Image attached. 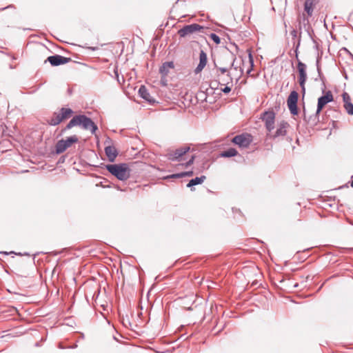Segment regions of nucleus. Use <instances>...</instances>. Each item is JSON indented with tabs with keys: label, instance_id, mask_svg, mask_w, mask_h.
Listing matches in <instances>:
<instances>
[{
	"label": "nucleus",
	"instance_id": "obj_40",
	"mask_svg": "<svg viewBox=\"0 0 353 353\" xmlns=\"http://www.w3.org/2000/svg\"><path fill=\"white\" fill-rule=\"evenodd\" d=\"M351 186L353 188V180L351 182Z\"/></svg>",
	"mask_w": 353,
	"mask_h": 353
},
{
	"label": "nucleus",
	"instance_id": "obj_12",
	"mask_svg": "<svg viewBox=\"0 0 353 353\" xmlns=\"http://www.w3.org/2000/svg\"><path fill=\"white\" fill-rule=\"evenodd\" d=\"M309 17H310L306 16L304 13L300 17V19L299 21V29L300 30V34L301 33L302 29H303L308 34H310V31L311 30V26L310 24Z\"/></svg>",
	"mask_w": 353,
	"mask_h": 353
},
{
	"label": "nucleus",
	"instance_id": "obj_31",
	"mask_svg": "<svg viewBox=\"0 0 353 353\" xmlns=\"http://www.w3.org/2000/svg\"><path fill=\"white\" fill-rule=\"evenodd\" d=\"M0 128H1V134L4 135L6 133V129H7V127L6 126L3 120H0Z\"/></svg>",
	"mask_w": 353,
	"mask_h": 353
},
{
	"label": "nucleus",
	"instance_id": "obj_19",
	"mask_svg": "<svg viewBox=\"0 0 353 353\" xmlns=\"http://www.w3.org/2000/svg\"><path fill=\"white\" fill-rule=\"evenodd\" d=\"M290 34L292 36V43H293V47H295L296 48V53L297 54V50L300 46V43H301V39L300 38H299L297 39V37H298V32H297V30H295V29H293L291 32H290ZM296 57H298V55L296 54Z\"/></svg>",
	"mask_w": 353,
	"mask_h": 353
},
{
	"label": "nucleus",
	"instance_id": "obj_8",
	"mask_svg": "<svg viewBox=\"0 0 353 353\" xmlns=\"http://www.w3.org/2000/svg\"><path fill=\"white\" fill-rule=\"evenodd\" d=\"M299 99V94L296 91L292 90L287 99V105L290 113L292 115L298 114L297 101Z\"/></svg>",
	"mask_w": 353,
	"mask_h": 353
},
{
	"label": "nucleus",
	"instance_id": "obj_26",
	"mask_svg": "<svg viewBox=\"0 0 353 353\" xmlns=\"http://www.w3.org/2000/svg\"><path fill=\"white\" fill-rule=\"evenodd\" d=\"M193 174L192 171L183 172L178 174H174L170 176V178H183L185 176H191Z\"/></svg>",
	"mask_w": 353,
	"mask_h": 353
},
{
	"label": "nucleus",
	"instance_id": "obj_25",
	"mask_svg": "<svg viewBox=\"0 0 353 353\" xmlns=\"http://www.w3.org/2000/svg\"><path fill=\"white\" fill-rule=\"evenodd\" d=\"M79 139L76 135L67 137L66 139H64V142L66 143L68 148H70L73 143H77Z\"/></svg>",
	"mask_w": 353,
	"mask_h": 353
},
{
	"label": "nucleus",
	"instance_id": "obj_11",
	"mask_svg": "<svg viewBox=\"0 0 353 353\" xmlns=\"http://www.w3.org/2000/svg\"><path fill=\"white\" fill-rule=\"evenodd\" d=\"M290 127L289 123L287 121H281L278 123L277 129L276 132L271 135V138L275 139L280 137H284L287 134V128Z\"/></svg>",
	"mask_w": 353,
	"mask_h": 353
},
{
	"label": "nucleus",
	"instance_id": "obj_14",
	"mask_svg": "<svg viewBox=\"0 0 353 353\" xmlns=\"http://www.w3.org/2000/svg\"><path fill=\"white\" fill-rule=\"evenodd\" d=\"M207 54L203 50H201L199 54V63L195 69V72L199 73L203 70L207 64Z\"/></svg>",
	"mask_w": 353,
	"mask_h": 353
},
{
	"label": "nucleus",
	"instance_id": "obj_1",
	"mask_svg": "<svg viewBox=\"0 0 353 353\" xmlns=\"http://www.w3.org/2000/svg\"><path fill=\"white\" fill-rule=\"evenodd\" d=\"M74 126H80L83 130H90L92 134H95L98 129L97 125L90 118L84 114H79L74 116L63 129L62 132L70 130Z\"/></svg>",
	"mask_w": 353,
	"mask_h": 353
},
{
	"label": "nucleus",
	"instance_id": "obj_39",
	"mask_svg": "<svg viewBox=\"0 0 353 353\" xmlns=\"http://www.w3.org/2000/svg\"><path fill=\"white\" fill-rule=\"evenodd\" d=\"M1 254H6V255H7V254H8V252H1Z\"/></svg>",
	"mask_w": 353,
	"mask_h": 353
},
{
	"label": "nucleus",
	"instance_id": "obj_21",
	"mask_svg": "<svg viewBox=\"0 0 353 353\" xmlns=\"http://www.w3.org/2000/svg\"><path fill=\"white\" fill-rule=\"evenodd\" d=\"M68 148L66 143L64 142V139H61L57 141L55 145V150L57 154L63 153Z\"/></svg>",
	"mask_w": 353,
	"mask_h": 353
},
{
	"label": "nucleus",
	"instance_id": "obj_5",
	"mask_svg": "<svg viewBox=\"0 0 353 353\" xmlns=\"http://www.w3.org/2000/svg\"><path fill=\"white\" fill-rule=\"evenodd\" d=\"M275 117L276 114L273 111H265L261 117L268 132H271L274 128Z\"/></svg>",
	"mask_w": 353,
	"mask_h": 353
},
{
	"label": "nucleus",
	"instance_id": "obj_6",
	"mask_svg": "<svg viewBox=\"0 0 353 353\" xmlns=\"http://www.w3.org/2000/svg\"><path fill=\"white\" fill-rule=\"evenodd\" d=\"M203 29V26L197 23H192L183 26L181 29H180L178 31V34L179 35L180 37H185L195 32H200L201 30Z\"/></svg>",
	"mask_w": 353,
	"mask_h": 353
},
{
	"label": "nucleus",
	"instance_id": "obj_15",
	"mask_svg": "<svg viewBox=\"0 0 353 353\" xmlns=\"http://www.w3.org/2000/svg\"><path fill=\"white\" fill-rule=\"evenodd\" d=\"M174 65L173 61H167L162 64L159 68V73L161 75L168 76L170 71L174 69Z\"/></svg>",
	"mask_w": 353,
	"mask_h": 353
},
{
	"label": "nucleus",
	"instance_id": "obj_37",
	"mask_svg": "<svg viewBox=\"0 0 353 353\" xmlns=\"http://www.w3.org/2000/svg\"><path fill=\"white\" fill-rule=\"evenodd\" d=\"M235 59H236L235 58L233 59V61L231 63V67H233L234 70H237V67H236V65H234Z\"/></svg>",
	"mask_w": 353,
	"mask_h": 353
},
{
	"label": "nucleus",
	"instance_id": "obj_18",
	"mask_svg": "<svg viewBox=\"0 0 353 353\" xmlns=\"http://www.w3.org/2000/svg\"><path fill=\"white\" fill-rule=\"evenodd\" d=\"M63 121V119L61 118L60 112H54L52 117L48 121V123L50 125L55 126L59 125Z\"/></svg>",
	"mask_w": 353,
	"mask_h": 353
},
{
	"label": "nucleus",
	"instance_id": "obj_3",
	"mask_svg": "<svg viewBox=\"0 0 353 353\" xmlns=\"http://www.w3.org/2000/svg\"><path fill=\"white\" fill-rule=\"evenodd\" d=\"M105 168L120 181H125L130 176V169L127 163L108 164Z\"/></svg>",
	"mask_w": 353,
	"mask_h": 353
},
{
	"label": "nucleus",
	"instance_id": "obj_33",
	"mask_svg": "<svg viewBox=\"0 0 353 353\" xmlns=\"http://www.w3.org/2000/svg\"><path fill=\"white\" fill-rule=\"evenodd\" d=\"M225 88L221 89L222 92H224L225 94H228L229 92H230L232 88H231V86H230L229 85H225Z\"/></svg>",
	"mask_w": 353,
	"mask_h": 353
},
{
	"label": "nucleus",
	"instance_id": "obj_4",
	"mask_svg": "<svg viewBox=\"0 0 353 353\" xmlns=\"http://www.w3.org/2000/svg\"><path fill=\"white\" fill-rule=\"evenodd\" d=\"M306 70H307V65L304 63L301 62V61H298V63H297V70L299 72L298 81H299V85L301 88V92H302L303 96H304L305 93V82H306L307 78Z\"/></svg>",
	"mask_w": 353,
	"mask_h": 353
},
{
	"label": "nucleus",
	"instance_id": "obj_34",
	"mask_svg": "<svg viewBox=\"0 0 353 353\" xmlns=\"http://www.w3.org/2000/svg\"><path fill=\"white\" fill-rule=\"evenodd\" d=\"M217 70L221 72V75L224 74L225 73L229 72H228V68H225V67L218 68Z\"/></svg>",
	"mask_w": 353,
	"mask_h": 353
},
{
	"label": "nucleus",
	"instance_id": "obj_22",
	"mask_svg": "<svg viewBox=\"0 0 353 353\" xmlns=\"http://www.w3.org/2000/svg\"><path fill=\"white\" fill-rule=\"evenodd\" d=\"M221 85H232V78L230 72L222 74L219 78Z\"/></svg>",
	"mask_w": 353,
	"mask_h": 353
},
{
	"label": "nucleus",
	"instance_id": "obj_20",
	"mask_svg": "<svg viewBox=\"0 0 353 353\" xmlns=\"http://www.w3.org/2000/svg\"><path fill=\"white\" fill-rule=\"evenodd\" d=\"M61 118L65 120L70 118L74 113L73 110L69 108H61L59 110Z\"/></svg>",
	"mask_w": 353,
	"mask_h": 353
},
{
	"label": "nucleus",
	"instance_id": "obj_29",
	"mask_svg": "<svg viewBox=\"0 0 353 353\" xmlns=\"http://www.w3.org/2000/svg\"><path fill=\"white\" fill-rule=\"evenodd\" d=\"M210 37L216 44H219L221 43L220 37L215 33H212Z\"/></svg>",
	"mask_w": 353,
	"mask_h": 353
},
{
	"label": "nucleus",
	"instance_id": "obj_36",
	"mask_svg": "<svg viewBox=\"0 0 353 353\" xmlns=\"http://www.w3.org/2000/svg\"><path fill=\"white\" fill-rule=\"evenodd\" d=\"M86 48H88L89 50H91L92 51H95V50H99L98 47H86Z\"/></svg>",
	"mask_w": 353,
	"mask_h": 353
},
{
	"label": "nucleus",
	"instance_id": "obj_38",
	"mask_svg": "<svg viewBox=\"0 0 353 353\" xmlns=\"http://www.w3.org/2000/svg\"><path fill=\"white\" fill-rule=\"evenodd\" d=\"M317 70H318L319 74H321L320 73V68L319 67H317Z\"/></svg>",
	"mask_w": 353,
	"mask_h": 353
},
{
	"label": "nucleus",
	"instance_id": "obj_10",
	"mask_svg": "<svg viewBox=\"0 0 353 353\" xmlns=\"http://www.w3.org/2000/svg\"><path fill=\"white\" fill-rule=\"evenodd\" d=\"M70 60L71 59L69 57H65L59 54H55L48 57L45 62L48 61L52 66H59L60 65L68 63Z\"/></svg>",
	"mask_w": 353,
	"mask_h": 353
},
{
	"label": "nucleus",
	"instance_id": "obj_35",
	"mask_svg": "<svg viewBox=\"0 0 353 353\" xmlns=\"http://www.w3.org/2000/svg\"><path fill=\"white\" fill-rule=\"evenodd\" d=\"M194 158H195V157L194 155L192 156L190 159L188 161L186 162L185 166L188 167V166L192 165L194 161Z\"/></svg>",
	"mask_w": 353,
	"mask_h": 353
},
{
	"label": "nucleus",
	"instance_id": "obj_17",
	"mask_svg": "<svg viewBox=\"0 0 353 353\" xmlns=\"http://www.w3.org/2000/svg\"><path fill=\"white\" fill-rule=\"evenodd\" d=\"M316 2V0H305L304 3V10L307 13V16L311 17L312 15L314 7Z\"/></svg>",
	"mask_w": 353,
	"mask_h": 353
},
{
	"label": "nucleus",
	"instance_id": "obj_16",
	"mask_svg": "<svg viewBox=\"0 0 353 353\" xmlns=\"http://www.w3.org/2000/svg\"><path fill=\"white\" fill-rule=\"evenodd\" d=\"M140 97L150 103H154V99L150 96L148 89L144 85H141L139 89Z\"/></svg>",
	"mask_w": 353,
	"mask_h": 353
},
{
	"label": "nucleus",
	"instance_id": "obj_30",
	"mask_svg": "<svg viewBox=\"0 0 353 353\" xmlns=\"http://www.w3.org/2000/svg\"><path fill=\"white\" fill-rule=\"evenodd\" d=\"M343 102H344V106L346 105V104H347L348 103L352 102L351 98L347 92L343 93Z\"/></svg>",
	"mask_w": 353,
	"mask_h": 353
},
{
	"label": "nucleus",
	"instance_id": "obj_24",
	"mask_svg": "<svg viewBox=\"0 0 353 353\" xmlns=\"http://www.w3.org/2000/svg\"><path fill=\"white\" fill-rule=\"evenodd\" d=\"M237 154H238V152L236 151V150L235 148H230L227 150L223 151L220 154V157H225V158L232 157L236 156Z\"/></svg>",
	"mask_w": 353,
	"mask_h": 353
},
{
	"label": "nucleus",
	"instance_id": "obj_9",
	"mask_svg": "<svg viewBox=\"0 0 353 353\" xmlns=\"http://www.w3.org/2000/svg\"><path fill=\"white\" fill-rule=\"evenodd\" d=\"M190 150V146L184 145L179 148H177L174 150L170 151L167 154V157L169 160L174 161H181L182 157L185 154Z\"/></svg>",
	"mask_w": 353,
	"mask_h": 353
},
{
	"label": "nucleus",
	"instance_id": "obj_28",
	"mask_svg": "<svg viewBox=\"0 0 353 353\" xmlns=\"http://www.w3.org/2000/svg\"><path fill=\"white\" fill-rule=\"evenodd\" d=\"M344 108L349 114L353 115V104L352 102L346 104V105H345Z\"/></svg>",
	"mask_w": 353,
	"mask_h": 353
},
{
	"label": "nucleus",
	"instance_id": "obj_23",
	"mask_svg": "<svg viewBox=\"0 0 353 353\" xmlns=\"http://www.w3.org/2000/svg\"><path fill=\"white\" fill-rule=\"evenodd\" d=\"M205 179H206V177L204 175H202L199 177H196L194 179H192L187 184V187L191 188L194 185L201 184L205 181Z\"/></svg>",
	"mask_w": 353,
	"mask_h": 353
},
{
	"label": "nucleus",
	"instance_id": "obj_2",
	"mask_svg": "<svg viewBox=\"0 0 353 353\" xmlns=\"http://www.w3.org/2000/svg\"><path fill=\"white\" fill-rule=\"evenodd\" d=\"M333 99L334 98L332 92L330 90L327 91L325 95H323L318 99L317 108L315 114L309 116L308 119L307 118L305 109L303 108L304 119H307L308 123H310L312 125H316L319 121V114L322 109L327 103L332 101Z\"/></svg>",
	"mask_w": 353,
	"mask_h": 353
},
{
	"label": "nucleus",
	"instance_id": "obj_27",
	"mask_svg": "<svg viewBox=\"0 0 353 353\" xmlns=\"http://www.w3.org/2000/svg\"><path fill=\"white\" fill-rule=\"evenodd\" d=\"M248 57H249V63H250V68L248 70L247 73L250 74L254 67V59H253V57L252 55L250 50H249Z\"/></svg>",
	"mask_w": 353,
	"mask_h": 353
},
{
	"label": "nucleus",
	"instance_id": "obj_13",
	"mask_svg": "<svg viewBox=\"0 0 353 353\" xmlns=\"http://www.w3.org/2000/svg\"><path fill=\"white\" fill-rule=\"evenodd\" d=\"M105 152L110 162L114 161L118 155V151L117 148L113 145H105Z\"/></svg>",
	"mask_w": 353,
	"mask_h": 353
},
{
	"label": "nucleus",
	"instance_id": "obj_32",
	"mask_svg": "<svg viewBox=\"0 0 353 353\" xmlns=\"http://www.w3.org/2000/svg\"><path fill=\"white\" fill-rule=\"evenodd\" d=\"M160 81H161V84L162 85H163V86L167 85V84H168L167 76L161 75Z\"/></svg>",
	"mask_w": 353,
	"mask_h": 353
},
{
	"label": "nucleus",
	"instance_id": "obj_7",
	"mask_svg": "<svg viewBox=\"0 0 353 353\" xmlns=\"http://www.w3.org/2000/svg\"><path fill=\"white\" fill-rule=\"evenodd\" d=\"M252 141V136L247 133L236 135L232 139V142L233 143L242 148H248L250 145Z\"/></svg>",
	"mask_w": 353,
	"mask_h": 353
}]
</instances>
